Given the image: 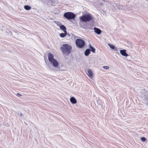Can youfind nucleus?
I'll list each match as a JSON object with an SVG mask.
<instances>
[{"instance_id": "18", "label": "nucleus", "mask_w": 148, "mask_h": 148, "mask_svg": "<svg viewBox=\"0 0 148 148\" xmlns=\"http://www.w3.org/2000/svg\"><path fill=\"white\" fill-rule=\"evenodd\" d=\"M141 140L143 141V142H145L146 140V138L144 137H142L141 138Z\"/></svg>"}, {"instance_id": "1", "label": "nucleus", "mask_w": 148, "mask_h": 148, "mask_svg": "<svg viewBox=\"0 0 148 148\" xmlns=\"http://www.w3.org/2000/svg\"><path fill=\"white\" fill-rule=\"evenodd\" d=\"M93 18V16L90 13H88L83 15L79 18L80 22L79 23L80 26L82 28H85L86 25L85 24L87 22L92 21Z\"/></svg>"}, {"instance_id": "6", "label": "nucleus", "mask_w": 148, "mask_h": 148, "mask_svg": "<svg viewBox=\"0 0 148 148\" xmlns=\"http://www.w3.org/2000/svg\"><path fill=\"white\" fill-rule=\"evenodd\" d=\"M48 58L50 62L55 59L54 58L53 55L50 53H48Z\"/></svg>"}, {"instance_id": "14", "label": "nucleus", "mask_w": 148, "mask_h": 148, "mask_svg": "<svg viewBox=\"0 0 148 148\" xmlns=\"http://www.w3.org/2000/svg\"><path fill=\"white\" fill-rule=\"evenodd\" d=\"M24 8L25 10H29L31 9V7L28 5H25Z\"/></svg>"}, {"instance_id": "17", "label": "nucleus", "mask_w": 148, "mask_h": 148, "mask_svg": "<svg viewBox=\"0 0 148 148\" xmlns=\"http://www.w3.org/2000/svg\"><path fill=\"white\" fill-rule=\"evenodd\" d=\"M66 33H62L60 34V36L61 37H64L66 36Z\"/></svg>"}, {"instance_id": "8", "label": "nucleus", "mask_w": 148, "mask_h": 148, "mask_svg": "<svg viewBox=\"0 0 148 148\" xmlns=\"http://www.w3.org/2000/svg\"><path fill=\"white\" fill-rule=\"evenodd\" d=\"M108 45L110 47L111 49L112 50H113L114 51H118V48L117 47H115L114 45H111L110 43H108Z\"/></svg>"}, {"instance_id": "13", "label": "nucleus", "mask_w": 148, "mask_h": 148, "mask_svg": "<svg viewBox=\"0 0 148 148\" xmlns=\"http://www.w3.org/2000/svg\"><path fill=\"white\" fill-rule=\"evenodd\" d=\"M90 53V50L89 49H87L85 51L84 54L86 56H88L89 54Z\"/></svg>"}, {"instance_id": "4", "label": "nucleus", "mask_w": 148, "mask_h": 148, "mask_svg": "<svg viewBox=\"0 0 148 148\" xmlns=\"http://www.w3.org/2000/svg\"><path fill=\"white\" fill-rule=\"evenodd\" d=\"M75 43L77 47L80 48H82L85 44L84 40L80 39H77Z\"/></svg>"}, {"instance_id": "7", "label": "nucleus", "mask_w": 148, "mask_h": 148, "mask_svg": "<svg viewBox=\"0 0 148 148\" xmlns=\"http://www.w3.org/2000/svg\"><path fill=\"white\" fill-rule=\"evenodd\" d=\"M86 74L90 78H92L93 74L92 71L90 69H88L87 71V72L86 73Z\"/></svg>"}, {"instance_id": "2", "label": "nucleus", "mask_w": 148, "mask_h": 148, "mask_svg": "<svg viewBox=\"0 0 148 148\" xmlns=\"http://www.w3.org/2000/svg\"><path fill=\"white\" fill-rule=\"evenodd\" d=\"M60 49L63 54L68 55L71 53L72 47L68 44H64L61 47Z\"/></svg>"}, {"instance_id": "22", "label": "nucleus", "mask_w": 148, "mask_h": 148, "mask_svg": "<svg viewBox=\"0 0 148 148\" xmlns=\"http://www.w3.org/2000/svg\"><path fill=\"white\" fill-rule=\"evenodd\" d=\"M61 67L63 68V67H63V66H61Z\"/></svg>"}, {"instance_id": "5", "label": "nucleus", "mask_w": 148, "mask_h": 148, "mask_svg": "<svg viewBox=\"0 0 148 148\" xmlns=\"http://www.w3.org/2000/svg\"><path fill=\"white\" fill-rule=\"evenodd\" d=\"M53 67L55 68H57L58 66L59 63L58 62L56 59L53 60L50 62Z\"/></svg>"}, {"instance_id": "15", "label": "nucleus", "mask_w": 148, "mask_h": 148, "mask_svg": "<svg viewBox=\"0 0 148 148\" xmlns=\"http://www.w3.org/2000/svg\"><path fill=\"white\" fill-rule=\"evenodd\" d=\"M89 47L90 48V51L93 53H95V49L94 48L92 47L90 45Z\"/></svg>"}, {"instance_id": "21", "label": "nucleus", "mask_w": 148, "mask_h": 148, "mask_svg": "<svg viewBox=\"0 0 148 148\" xmlns=\"http://www.w3.org/2000/svg\"><path fill=\"white\" fill-rule=\"evenodd\" d=\"M22 115V114L21 113L20 114V116H21Z\"/></svg>"}, {"instance_id": "3", "label": "nucleus", "mask_w": 148, "mask_h": 148, "mask_svg": "<svg viewBox=\"0 0 148 148\" xmlns=\"http://www.w3.org/2000/svg\"><path fill=\"white\" fill-rule=\"evenodd\" d=\"M64 16L68 20L74 19L75 17V15L72 12H66L64 14Z\"/></svg>"}, {"instance_id": "16", "label": "nucleus", "mask_w": 148, "mask_h": 148, "mask_svg": "<svg viewBox=\"0 0 148 148\" xmlns=\"http://www.w3.org/2000/svg\"><path fill=\"white\" fill-rule=\"evenodd\" d=\"M49 68L51 70H53L54 71H55V70H56V71L59 70V71H65V70H66L65 69H57V70H55L54 69L52 68H51V67H49Z\"/></svg>"}, {"instance_id": "19", "label": "nucleus", "mask_w": 148, "mask_h": 148, "mask_svg": "<svg viewBox=\"0 0 148 148\" xmlns=\"http://www.w3.org/2000/svg\"><path fill=\"white\" fill-rule=\"evenodd\" d=\"M103 68L107 70L109 69V66H103Z\"/></svg>"}, {"instance_id": "11", "label": "nucleus", "mask_w": 148, "mask_h": 148, "mask_svg": "<svg viewBox=\"0 0 148 148\" xmlns=\"http://www.w3.org/2000/svg\"><path fill=\"white\" fill-rule=\"evenodd\" d=\"M60 29L61 30H63L65 33H67L66 31V28L64 25H61L60 26Z\"/></svg>"}, {"instance_id": "12", "label": "nucleus", "mask_w": 148, "mask_h": 148, "mask_svg": "<svg viewBox=\"0 0 148 148\" xmlns=\"http://www.w3.org/2000/svg\"><path fill=\"white\" fill-rule=\"evenodd\" d=\"M70 101H71V102L72 103L75 104V103H76L77 102L76 100L73 97H71L70 98Z\"/></svg>"}, {"instance_id": "9", "label": "nucleus", "mask_w": 148, "mask_h": 148, "mask_svg": "<svg viewBox=\"0 0 148 148\" xmlns=\"http://www.w3.org/2000/svg\"><path fill=\"white\" fill-rule=\"evenodd\" d=\"M120 53L123 56L126 57L128 56V55L126 53V50H121L120 51Z\"/></svg>"}, {"instance_id": "20", "label": "nucleus", "mask_w": 148, "mask_h": 148, "mask_svg": "<svg viewBox=\"0 0 148 148\" xmlns=\"http://www.w3.org/2000/svg\"><path fill=\"white\" fill-rule=\"evenodd\" d=\"M16 95L18 97H20L21 96H22V95L21 94H20L18 93H17L16 94Z\"/></svg>"}, {"instance_id": "10", "label": "nucleus", "mask_w": 148, "mask_h": 148, "mask_svg": "<svg viewBox=\"0 0 148 148\" xmlns=\"http://www.w3.org/2000/svg\"><path fill=\"white\" fill-rule=\"evenodd\" d=\"M94 29L95 32L99 35L101 33V30L98 28L95 27L94 28Z\"/></svg>"}]
</instances>
